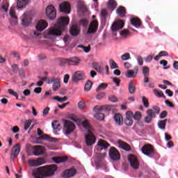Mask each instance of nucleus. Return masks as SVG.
<instances>
[{"label":"nucleus","instance_id":"obj_20","mask_svg":"<svg viewBox=\"0 0 178 178\" xmlns=\"http://www.w3.org/2000/svg\"><path fill=\"white\" fill-rule=\"evenodd\" d=\"M137 73H138V67H134V70H128L125 74L126 77L128 79H133L137 76Z\"/></svg>","mask_w":178,"mask_h":178},{"label":"nucleus","instance_id":"obj_4","mask_svg":"<svg viewBox=\"0 0 178 178\" xmlns=\"http://www.w3.org/2000/svg\"><path fill=\"white\" fill-rule=\"evenodd\" d=\"M76 126L74 123L69 120H63V131L65 134H72L74 131Z\"/></svg>","mask_w":178,"mask_h":178},{"label":"nucleus","instance_id":"obj_21","mask_svg":"<svg viewBox=\"0 0 178 178\" xmlns=\"http://www.w3.org/2000/svg\"><path fill=\"white\" fill-rule=\"evenodd\" d=\"M32 20H33V18L31 17V15L27 13L24 14L22 17V26H29V24L31 23Z\"/></svg>","mask_w":178,"mask_h":178},{"label":"nucleus","instance_id":"obj_41","mask_svg":"<svg viewBox=\"0 0 178 178\" xmlns=\"http://www.w3.org/2000/svg\"><path fill=\"white\" fill-rule=\"evenodd\" d=\"M107 88H108V84L105 83H102L98 86V87L96 89V91L97 92H99V91H102V90H106Z\"/></svg>","mask_w":178,"mask_h":178},{"label":"nucleus","instance_id":"obj_63","mask_svg":"<svg viewBox=\"0 0 178 178\" xmlns=\"http://www.w3.org/2000/svg\"><path fill=\"white\" fill-rule=\"evenodd\" d=\"M31 35L33 37V38H38L40 33H37L36 31H32L31 33Z\"/></svg>","mask_w":178,"mask_h":178},{"label":"nucleus","instance_id":"obj_40","mask_svg":"<svg viewBox=\"0 0 178 178\" xmlns=\"http://www.w3.org/2000/svg\"><path fill=\"white\" fill-rule=\"evenodd\" d=\"M118 6V3L114 0H109L108 1V8L112 9V10H115L116 7Z\"/></svg>","mask_w":178,"mask_h":178},{"label":"nucleus","instance_id":"obj_31","mask_svg":"<svg viewBox=\"0 0 178 178\" xmlns=\"http://www.w3.org/2000/svg\"><path fill=\"white\" fill-rule=\"evenodd\" d=\"M116 13L118 14L120 17H124V16H126V8L123 6H120L116 10Z\"/></svg>","mask_w":178,"mask_h":178},{"label":"nucleus","instance_id":"obj_45","mask_svg":"<svg viewBox=\"0 0 178 178\" xmlns=\"http://www.w3.org/2000/svg\"><path fill=\"white\" fill-rule=\"evenodd\" d=\"M143 76H149V67L147 66H143L142 68Z\"/></svg>","mask_w":178,"mask_h":178},{"label":"nucleus","instance_id":"obj_17","mask_svg":"<svg viewBox=\"0 0 178 178\" xmlns=\"http://www.w3.org/2000/svg\"><path fill=\"white\" fill-rule=\"evenodd\" d=\"M112 106L111 105H104V106H95L93 108V111L95 112H99V111H106V112H111L112 111Z\"/></svg>","mask_w":178,"mask_h":178},{"label":"nucleus","instance_id":"obj_54","mask_svg":"<svg viewBox=\"0 0 178 178\" xmlns=\"http://www.w3.org/2000/svg\"><path fill=\"white\" fill-rule=\"evenodd\" d=\"M101 16L102 17H103V19H105L106 17H107L108 16V11L106 10V9H103L101 11Z\"/></svg>","mask_w":178,"mask_h":178},{"label":"nucleus","instance_id":"obj_59","mask_svg":"<svg viewBox=\"0 0 178 178\" xmlns=\"http://www.w3.org/2000/svg\"><path fill=\"white\" fill-rule=\"evenodd\" d=\"M106 95V94L105 92H102V93H99V95H97L96 96V98H97V99H102V98H104Z\"/></svg>","mask_w":178,"mask_h":178},{"label":"nucleus","instance_id":"obj_18","mask_svg":"<svg viewBox=\"0 0 178 178\" xmlns=\"http://www.w3.org/2000/svg\"><path fill=\"white\" fill-rule=\"evenodd\" d=\"M33 155L35 156H40V155H44V148L41 145H35L33 147Z\"/></svg>","mask_w":178,"mask_h":178},{"label":"nucleus","instance_id":"obj_2","mask_svg":"<svg viewBox=\"0 0 178 178\" xmlns=\"http://www.w3.org/2000/svg\"><path fill=\"white\" fill-rule=\"evenodd\" d=\"M69 24V18L66 17H61L57 20L56 27H51L46 32V35L49 37L53 35L54 37H58L62 35V31H65L66 26Z\"/></svg>","mask_w":178,"mask_h":178},{"label":"nucleus","instance_id":"obj_51","mask_svg":"<svg viewBox=\"0 0 178 178\" xmlns=\"http://www.w3.org/2000/svg\"><path fill=\"white\" fill-rule=\"evenodd\" d=\"M130 54L129 53H125L124 54L122 55L121 58L123 60H129V59H130Z\"/></svg>","mask_w":178,"mask_h":178},{"label":"nucleus","instance_id":"obj_6","mask_svg":"<svg viewBox=\"0 0 178 178\" xmlns=\"http://www.w3.org/2000/svg\"><path fill=\"white\" fill-rule=\"evenodd\" d=\"M142 153L146 156H149V158H154V155H155V150L154 147L151 145H145L141 149Z\"/></svg>","mask_w":178,"mask_h":178},{"label":"nucleus","instance_id":"obj_39","mask_svg":"<svg viewBox=\"0 0 178 178\" xmlns=\"http://www.w3.org/2000/svg\"><path fill=\"white\" fill-rule=\"evenodd\" d=\"M166 122H168V120L159 121L158 122L159 129H161V130H165L166 127Z\"/></svg>","mask_w":178,"mask_h":178},{"label":"nucleus","instance_id":"obj_35","mask_svg":"<svg viewBox=\"0 0 178 178\" xmlns=\"http://www.w3.org/2000/svg\"><path fill=\"white\" fill-rule=\"evenodd\" d=\"M131 23L135 27H140L141 26V21L138 18L131 19Z\"/></svg>","mask_w":178,"mask_h":178},{"label":"nucleus","instance_id":"obj_46","mask_svg":"<svg viewBox=\"0 0 178 178\" xmlns=\"http://www.w3.org/2000/svg\"><path fill=\"white\" fill-rule=\"evenodd\" d=\"M78 48H81L82 49H83V51L86 53V54H88V52L90 51H91V47L89 46V47H86L83 44H79L78 45Z\"/></svg>","mask_w":178,"mask_h":178},{"label":"nucleus","instance_id":"obj_56","mask_svg":"<svg viewBox=\"0 0 178 178\" xmlns=\"http://www.w3.org/2000/svg\"><path fill=\"white\" fill-rule=\"evenodd\" d=\"M78 108L79 109H84V108H86V103L83 101H80L79 103H78Z\"/></svg>","mask_w":178,"mask_h":178},{"label":"nucleus","instance_id":"obj_33","mask_svg":"<svg viewBox=\"0 0 178 178\" xmlns=\"http://www.w3.org/2000/svg\"><path fill=\"white\" fill-rule=\"evenodd\" d=\"M130 115L131 118L134 119V120H136L137 122H140V120H141V118H142L141 113L136 112L135 113H133L130 112Z\"/></svg>","mask_w":178,"mask_h":178},{"label":"nucleus","instance_id":"obj_64","mask_svg":"<svg viewBox=\"0 0 178 178\" xmlns=\"http://www.w3.org/2000/svg\"><path fill=\"white\" fill-rule=\"evenodd\" d=\"M121 35H129V31L127 29H124L120 32Z\"/></svg>","mask_w":178,"mask_h":178},{"label":"nucleus","instance_id":"obj_7","mask_svg":"<svg viewBox=\"0 0 178 178\" xmlns=\"http://www.w3.org/2000/svg\"><path fill=\"white\" fill-rule=\"evenodd\" d=\"M46 16H47L50 20H54V19L56 17V9H55L54 6L50 5L47 7Z\"/></svg>","mask_w":178,"mask_h":178},{"label":"nucleus","instance_id":"obj_36","mask_svg":"<svg viewBox=\"0 0 178 178\" xmlns=\"http://www.w3.org/2000/svg\"><path fill=\"white\" fill-rule=\"evenodd\" d=\"M129 92L131 94H134L136 92V86H134V82L133 81H130L128 86Z\"/></svg>","mask_w":178,"mask_h":178},{"label":"nucleus","instance_id":"obj_58","mask_svg":"<svg viewBox=\"0 0 178 178\" xmlns=\"http://www.w3.org/2000/svg\"><path fill=\"white\" fill-rule=\"evenodd\" d=\"M8 92L10 95H13V97H17V92H15L13 89H8Z\"/></svg>","mask_w":178,"mask_h":178},{"label":"nucleus","instance_id":"obj_3","mask_svg":"<svg viewBox=\"0 0 178 178\" xmlns=\"http://www.w3.org/2000/svg\"><path fill=\"white\" fill-rule=\"evenodd\" d=\"M58 168L55 165H45L33 172L35 178H44L52 176L56 172Z\"/></svg>","mask_w":178,"mask_h":178},{"label":"nucleus","instance_id":"obj_11","mask_svg":"<svg viewBox=\"0 0 178 178\" xmlns=\"http://www.w3.org/2000/svg\"><path fill=\"white\" fill-rule=\"evenodd\" d=\"M106 155V154L105 153L96 154V155L94 156V161H95L97 170H98L99 169V168H101V162H102V159H104V158H105Z\"/></svg>","mask_w":178,"mask_h":178},{"label":"nucleus","instance_id":"obj_57","mask_svg":"<svg viewBox=\"0 0 178 178\" xmlns=\"http://www.w3.org/2000/svg\"><path fill=\"white\" fill-rule=\"evenodd\" d=\"M108 99L111 101V102H118V97L115 95L109 96Z\"/></svg>","mask_w":178,"mask_h":178},{"label":"nucleus","instance_id":"obj_23","mask_svg":"<svg viewBox=\"0 0 178 178\" xmlns=\"http://www.w3.org/2000/svg\"><path fill=\"white\" fill-rule=\"evenodd\" d=\"M19 154H20V145L16 144L12 149L11 159H15L16 156H18Z\"/></svg>","mask_w":178,"mask_h":178},{"label":"nucleus","instance_id":"obj_25","mask_svg":"<svg viewBox=\"0 0 178 178\" xmlns=\"http://www.w3.org/2000/svg\"><path fill=\"white\" fill-rule=\"evenodd\" d=\"M83 79L84 73H83L81 71H78L72 75V81H74L75 83H76V81H80V80H83Z\"/></svg>","mask_w":178,"mask_h":178},{"label":"nucleus","instance_id":"obj_12","mask_svg":"<svg viewBox=\"0 0 178 178\" xmlns=\"http://www.w3.org/2000/svg\"><path fill=\"white\" fill-rule=\"evenodd\" d=\"M108 154L113 161H119L120 159V154L115 147H111L109 149Z\"/></svg>","mask_w":178,"mask_h":178},{"label":"nucleus","instance_id":"obj_1","mask_svg":"<svg viewBox=\"0 0 178 178\" xmlns=\"http://www.w3.org/2000/svg\"><path fill=\"white\" fill-rule=\"evenodd\" d=\"M68 119H70L73 122H75L78 126H80V124H82L83 127L86 130H87L88 134L85 136V140H86V144L88 147L92 145L93 144H95V136L92 134V128L91 125H90V122H88V120H81L76 116L74 114H70L67 116Z\"/></svg>","mask_w":178,"mask_h":178},{"label":"nucleus","instance_id":"obj_32","mask_svg":"<svg viewBox=\"0 0 178 178\" xmlns=\"http://www.w3.org/2000/svg\"><path fill=\"white\" fill-rule=\"evenodd\" d=\"M127 115V120H125V124L127 126H131V124H133V117H130L131 116L130 114V112H127L126 113Z\"/></svg>","mask_w":178,"mask_h":178},{"label":"nucleus","instance_id":"obj_62","mask_svg":"<svg viewBox=\"0 0 178 178\" xmlns=\"http://www.w3.org/2000/svg\"><path fill=\"white\" fill-rule=\"evenodd\" d=\"M137 59L138 65L140 66H143V63H144V61L143 60V57H141V56H139Z\"/></svg>","mask_w":178,"mask_h":178},{"label":"nucleus","instance_id":"obj_9","mask_svg":"<svg viewBox=\"0 0 178 178\" xmlns=\"http://www.w3.org/2000/svg\"><path fill=\"white\" fill-rule=\"evenodd\" d=\"M38 136H40V137L38 138V140H47V141H49V143H56V141H58V139L51 138L47 134L42 135V131L41 129H40V128L38 129Z\"/></svg>","mask_w":178,"mask_h":178},{"label":"nucleus","instance_id":"obj_44","mask_svg":"<svg viewBox=\"0 0 178 178\" xmlns=\"http://www.w3.org/2000/svg\"><path fill=\"white\" fill-rule=\"evenodd\" d=\"M10 15L12 17V19H14V20H17V16L16 15V11L15 10V8H10Z\"/></svg>","mask_w":178,"mask_h":178},{"label":"nucleus","instance_id":"obj_24","mask_svg":"<svg viewBox=\"0 0 178 178\" xmlns=\"http://www.w3.org/2000/svg\"><path fill=\"white\" fill-rule=\"evenodd\" d=\"M116 126H123V115L120 113H116L113 117Z\"/></svg>","mask_w":178,"mask_h":178},{"label":"nucleus","instance_id":"obj_47","mask_svg":"<svg viewBox=\"0 0 178 178\" xmlns=\"http://www.w3.org/2000/svg\"><path fill=\"white\" fill-rule=\"evenodd\" d=\"M93 66V69H95V70H97V72H98L99 73H101V65H99V64L98 63H93L92 64Z\"/></svg>","mask_w":178,"mask_h":178},{"label":"nucleus","instance_id":"obj_30","mask_svg":"<svg viewBox=\"0 0 178 178\" xmlns=\"http://www.w3.org/2000/svg\"><path fill=\"white\" fill-rule=\"evenodd\" d=\"M52 161L54 163H63V162H66L67 161V158L66 157H52Z\"/></svg>","mask_w":178,"mask_h":178},{"label":"nucleus","instance_id":"obj_53","mask_svg":"<svg viewBox=\"0 0 178 178\" xmlns=\"http://www.w3.org/2000/svg\"><path fill=\"white\" fill-rule=\"evenodd\" d=\"M19 76L21 79H24L26 77V74H24V70L23 68H20L19 70Z\"/></svg>","mask_w":178,"mask_h":178},{"label":"nucleus","instance_id":"obj_29","mask_svg":"<svg viewBox=\"0 0 178 178\" xmlns=\"http://www.w3.org/2000/svg\"><path fill=\"white\" fill-rule=\"evenodd\" d=\"M119 147L122 148V149H124V151H130L131 149L130 145L124 141L119 142Z\"/></svg>","mask_w":178,"mask_h":178},{"label":"nucleus","instance_id":"obj_26","mask_svg":"<svg viewBox=\"0 0 178 178\" xmlns=\"http://www.w3.org/2000/svg\"><path fill=\"white\" fill-rule=\"evenodd\" d=\"M70 33L73 37H76L80 34V28H79V26L73 24L70 29Z\"/></svg>","mask_w":178,"mask_h":178},{"label":"nucleus","instance_id":"obj_13","mask_svg":"<svg viewBox=\"0 0 178 178\" xmlns=\"http://www.w3.org/2000/svg\"><path fill=\"white\" fill-rule=\"evenodd\" d=\"M108 147H109V144L106 143V141L100 139L95 146V149H97V151H102V149L106 150L108 149Z\"/></svg>","mask_w":178,"mask_h":178},{"label":"nucleus","instance_id":"obj_49","mask_svg":"<svg viewBox=\"0 0 178 178\" xmlns=\"http://www.w3.org/2000/svg\"><path fill=\"white\" fill-rule=\"evenodd\" d=\"M142 101H143V104L145 108H148V106H149V103L148 99H147V97H143Z\"/></svg>","mask_w":178,"mask_h":178},{"label":"nucleus","instance_id":"obj_42","mask_svg":"<svg viewBox=\"0 0 178 178\" xmlns=\"http://www.w3.org/2000/svg\"><path fill=\"white\" fill-rule=\"evenodd\" d=\"M91 87H92V81H91L90 80H88L85 84V91H90L91 90Z\"/></svg>","mask_w":178,"mask_h":178},{"label":"nucleus","instance_id":"obj_43","mask_svg":"<svg viewBox=\"0 0 178 178\" xmlns=\"http://www.w3.org/2000/svg\"><path fill=\"white\" fill-rule=\"evenodd\" d=\"M51 127L54 130H58V131L62 129V127L59 123L57 122V121H55L54 122L51 123Z\"/></svg>","mask_w":178,"mask_h":178},{"label":"nucleus","instance_id":"obj_8","mask_svg":"<svg viewBox=\"0 0 178 178\" xmlns=\"http://www.w3.org/2000/svg\"><path fill=\"white\" fill-rule=\"evenodd\" d=\"M60 79L59 78L51 77L48 79V84H53V91H58V88H60Z\"/></svg>","mask_w":178,"mask_h":178},{"label":"nucleus","instance_id":"obj_50","mask_svg":"<svg viewBox=\"0 0 178 178\" xmlns=\"http://www.w3.org/2000/svg\"><path fill=\"white\" fill-rule=\"evenodd\" d=\"M11 69L13 73L17 74L19 72V67L17 66V64H13L11 66Z\"/></svg>","mask_w":178,"mask_h":178},{"label":"nucleus","instance_id":"obj_55","mask_svg":"<svg viewBox=\"0 0 178 178\" xmlns=\"http://www.w3.org/2000/svg\"><path fill=\"white\" fill-rule=\"evenodd\" d=\"M30 126H31V121H30V120L26 121L24 123V129L29 130V127H30Z\"/></svg>","mask_w":178,"mask_h":178},{"label":"nucleus","instance_id":"obj_15","mask_svg":"<svg viewBox=\"0 0 178 178\" xmlns=\"http://www.w3.org/2000/svg\"><path fill=\"white\" fill-rule=\"evenodd\" d=\"M123 27H124V22L122 19H118L112 24L111 30L118 31V30H122Z\"/></svg>","mask_w":178,"mask_h":178},{"label":"nucleus","instance_id":"obj_27","mask_svg":"<svg viewBox=\"0 0 178 178\" xmlns=\"http://www.w3.org/2000/svg\"><path fill=\"white\" fill-rule=\"evenodd\" d=\"M76 171L74 169L65 170L63 173V177L70 178L73 177L76 175Z\"/></svg>","mask_w":178,"mask_h":178},{"label":"nucleus","instance_id":"obj_10","mask_svg":"<svg viewBox=\"0 0 178 178\" xmlns=\"http://www.w3.org/2000/svg\"><path fill=\"white\" fill-rule=\"evenodd\" d=\"M97 30H98V21L93 20L89 24L87 34H95V33H97Z\"/></svg>","mask_w":178,"mask_h":178},{"label":"nucleus","instance_id":"obj_37","mask_svg":"<svg viewBox=\"0 0 178 178\" xmlns=\"http://www.w3.org/2000/svg\"><path fill=\"white\" fill-rule=\"evenodd\" d=\"M153 115H154V113L152 112L148 113V116H146L144 118L145 123H147V124L151 123V122H152V118H154Z\"/></svg>","mask_w":178,"mask_h":178},{"label":"nucleus","instance_id":"obj_52","mask_svg":"<svg viewBox=\"0 0 178 178\" xmlns=\"http://www.w3.org/2000/svg\"><path fill=\"white\" fill-rule=\"evenodd\" d=\"M2 9L6 12H8V8H9V3L8 1H3L2 5Z\"/></svg>","mask_w":178,"mask_h":178},{"label":"nucleus","instance_id":"obj_60","mask_svg":"<svg viewBox=\"0 0 178 178\" xmlns=\"http://www.w3.org/2000/svg\"><path fill=\"white\" fill-rule=\"evenodd\" d=\"M113 83H116V86H120V79H119L118 78H113Z\"/></svg>","mask_w":178,"mask_h":178},{"label":"nucleus","instance_id":"obj_5","mask_svg":"<svg viewBox=\"0 0 178 178\" xmlns=\"http://www.w3.org/2000/svg\"><path fill=\"white\" fill-rule=\"evenodd\" d=\"M80 61L81 60L77 56L61 59L62 63L64 65H68L69 66H77L80 64Z\"/></svg>","mask_w":178,"mask_h":178},{"label":"nucleus","instance_id":"obj_61","mask_svg":"<svg viewBox=\"0 0 178 178\" xmlns=\"http://www.w3.org/2000/svg\"><path fill=\"white\" fill-rule=\"evenodd\" d=\"M70 79V76H69V74H65L64 76L63 81H64L65 84H67Z\"/></svg>","mask_w":178,"mask_h":178},{"label":"nucleus","instance_id":"obj_19","mask_svg":"<svg viewBox=\"0 0 178 178\" xmlns=\"http://www.w3.org/2000/svg\"><path fill=\"white\" fill-rule=\"evenodd\" d=\"M128 161L130 163L131 168H133L134 169H138L140 164L138 163V160H137V159L134 156L131 155V156H129L128 158Z\"/></svg>","mask_w":178,"mask_h":178},{"label":"nucleus","instance_id":"obj_22","mask_svg":"<svg viewBox=\"0 0 178 178\" xmlns=\"http://www.w3.org/2000/svg\"><path fill=\"white\" fill-rule=\"evenodd\" d=\"M47 27H48V23L44 19L40 20L36 25L38 31H42L43 30H45Z\"/></svg>","mask_w":178,"mask_h":178},{"label":"nucleus","instance_id":"obj_28","mask_svg":"<svg viewBox=\"0 0 178 178\" xmlns=\"http://www.w3.org/2000/svg\"><path fill=\"white\" fill-rule=\"evenodd\" d=\"M28 3H30V0H17V8L18 9H23V8L27 6Z\"/></svg>","mask_w":178,"mask_h":178},{"label":"nucleus","instance_id":"obj_16","mask_svg":"<svg viewBox=\"0 0 178 178\" xmlns=\"http://www.w3.org/2000/svg\"><path fill=\"white\" fill-rule=\"evenodd\" d=\"M70 3L69 2L65 1L59 5V10L60 12H63V13H70Z\"/></svg>","mask_w":178,"mask_h":178},{"label":"nucleus","instance_id":"obj_38","mask_svg":"<svg viewBox=\"0 0 178 178\" xmlns=\"http://www.w3.org/2000/svg\"><path fill=\"white\" fill-rule=\"evenodd\" d=\"M94 118L97 119V120L102 121L104 119H105V114L103 113H96L94 115Z\"/></svg>","mask_w":178,"mask_h":178},{"label":"nucleus","instance_id":"obj_48","mask_svg":"<svg viewBox=\"0 0 178 178\" xmlns=\"http://www.w3.org/2000/svg\"><path fill=\"white\" fill-rule=\"evenodd\" d=\"M110 67L111 69H118V64L116 63V62H115V60H113V59L110 60Z\"/></svg>","mask_w":178,"mask_h":178},{"label":"nucleus","instance_id":"obj_34","mask_svg":"<svg viewBox=\"0 0 178 178\" xmlns=\"http://www.w3.org/2000/svg\"><path fill=\"white\" fill-rule=\"evenodd\" d=\"M153 92L156 95V97H159V98L163 97L164 98V99H166V96H165L162 90H159L158 89H154Z\"/></svg>","mask_w":178,"mask_h":178},{"label":"nucleus","instance_id":"obj_14","mask_svg":"<svg viewBox=\"0 0 178 178\" xmlns=\"http://www.w3.org/2000/svg\"><path fill=\"white\" fill-rule=\"evenodd\" d=\"M28 164L29 166H33V168H35L45 164V160H44V159H38L36 160L29 159L28 161Z\"/></svg>","mask_w":178,"mask_h":178}]
</instances>
